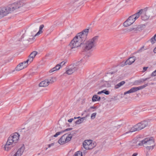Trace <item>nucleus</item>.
<instances>
[{"mask_svg":"<svg viewBox=\"0 0 156 156\" xmlns=\"http://www.w3.org/2000/svg\"><path fill=\"white\" fill-rule=\"evenodd\" d=\"M88 33L89 29H86L77 34L70 43L71 48L73 49L80 46L82 42L87 38Z\"/></svg>","mask_w":156,"mask_h":156,"instance_id":"f257e3e1","label":"nucleus"},{"mask_svg":"<svg viewBox=\"0 0 156 156\" xmlns=\"http://www.w3.org/2000/svg\"><path fill=\"white\" fill-rule=\"evenodd\" d=\"M20 138V134L15 132L11 134L8 137L7 141L4 145L5 151H9L18 143Z\"/></svg>","mask_w":156,"mask_h":156,"instance_id":"f03ea898","label":"nucleus"},{"mask_svg":"<svg viewBox=\"0 0 156 156\" xmlns=\"http://www.w3.org/2000/svg\"><path fill=\"white\" fill-rule=\"evenodd\" d=\"M98 37L95 36L87 40L84 44V50L85 51L92 50L97 45Z\"/></svg>","mask_w":156,"mask_h":156,"instance_id":"7ed1b4c3","label":"nucleus"},{"mask_svg":"<svg viewBox=\"0 0 156 156\" xmlns=\"http://www.w3.org/2000/svg\"><path fill=\"white\" fill-rule=\"evenodd\" d=\"M143 11V10L141 9L138 12L130 16L123 23V26L127 27L131 25L139 17Z\"/></svg>","mask_w":156,"mask_h":156,"instance_id":"20e7f679","label":"nucleus"},{"mask_svg":"<svg viewBox=\"0 0 156 156\" xmlns=\"http://www.w3.org/2000/svg\"><path fill=\"white\" fill-rule=\"evenodd\" d=\"M142 146L144 145L149 150H152L154 146V139L153 137H150L144 138L141 140Z\"/></svg>","mask_w":156,"mask_h":156,"instance_id":"39448f33","label":"nucleus"},{"mask_svg":"<svg viewBox=\"0 0 156 156\" xmlns=\"http://www.w3.org/2000/svg\"><path fill=\"white\" fill-rule=\"evenodd\" d=\"M148 124V122L147 121H142L131 127L129 131L132 132L141 130L147 126Z\"/></svg>","mask_w":156,"mask_h":156,"instance_id":"423d86ee","label":"nucleus"},{"mask_svg":"<svg viewBox=\"0 0 156 156\" xmlns=\"http://www.w3.org/2000/svg\"><path fill=\"white\" fill-rule=\"evenodd\" d=\"M72 138L71 134H64L58 140V143L61 145L65 144L70 141Z\"/></svg>","mask_w":156,"mask_h":156,"instance_id":"0eeeda50","label":"nucleus"},{"mask_svg":"<svg viewBox=\"0 0 156 156\" xmlns=\"http://www.w3.org/2000/svg\"><path fill=\"white\" fill-rule=\"evenodd\" d=\"M83 147L87 150L91 149L95 146L94 143L91 140H87L84 141L83 143Z\"/></svg>","mask_w":156,"mask_h":156,"instance_id":"6e6552de","label":"nucleus"},{"mask_svg":"<svg viewBox=\"0 0 156 156\" xmlns=\"http://www.w3.org/2000/svg\"><path fill=\"white\" fill-rule=\"evenodd\" d=\"M11 12V9L9 5L5 7L0 9V18H2Z\"/></svg>","mask_w":156,"mask_h":156,"instance_id":"1a4fd4ad","label":"nucleus"},{"mask_svg":"<svg viewBox=\"0 0 156 156\" xmlns=\"http://www.w3.org/2000/svg\"><path fill=\"white\" fill-rule=\"evenodd\" d=\"M54 82V79L53 78H51L41 81L39 83V86L40 87H46L48 86L50 83H52Z\"/></svg>","mask_w":156,"mask_h":156,"instance_id":"9d476101","label":"nucleus"},{"mask_svg":"<svg viewBox=\"0 0 156 156\" xmlns=\"http://www.w3.org/2000/svg\"><path fill=\"white\" fill-rule=\"evenodd\" d=\"M147 86V84L140 86L138 87H134L131 88L129 90L124 93V94L125 95L127 94H129L136 92L139 90H141Z\"/></svg>","mask_w":156,"mask_h":156,"instance_id":"9b49d317","label":"nucleus"},{"mask_svg":"<svg viewBox=\"0 0 156 156\" xmlns=\"http://www.w3.org/2000/svg\"><path fill=\"white\" fill-rule=\"evenodd\" d=\"M44 27V26L43 25H41L39 27V31L36 34H35V33L36 32V30H34L33 31L31 32V34L33 36V37L32 38V40H34L35 37L39 36L41 34L43 33L42 29Z\"/></svg>","mask_w":156,"mask_h":156,"instance_id":"f8f14e48","label":"nucleus"},{"mask_svg":"<svg viewBox=\"0 0 156 156\" xmlns=\"http://www.w3.org/2000/svg\"><path fill=\"white\" fill-rule=\"evenodd\" d=\"M37 52L35 51H33L31 53L28 57L27 59L25 61L28 65L30 64L33 62L34 59L37 54Z\"/></svg>","mask_w":156,"mask_h":156,"instance_id":"ddd939ff","label":"nucleus"},{"mask_svg":"<svg viewBox=\"0 0 156 156\" xmlns=\"http://www.w3.org/2000/svg\"><path fill=\"white\" fill-rule=\"evenodd\" d=\"M131 147L133 148H137L139 147L142 146L141 140L140 141L138 140H133L130 144Z\"/></svg>","mask_w":156,"mask_h":156,"instance_id":"4468645a","label":"nucleus"},{"mask_svg":"<svg viewBox=\"0 0 156 156\" xmlns=\"http://www.w3.org/2000/svg\"><path fill=\"white\" fill-rule=\"evenodd\" d=\"M9 7L11 9V12L18 9L20 7L19 2H15L11 5H9Z\"/></svg>","mask_w":156,"mask_h":156,"instance_id":"2eb2a0df","label":"nucleus"},{"mask_svg":"<svg viewBox=\"0 0 156 156\" xmlns=\"http://www.w3.org/2000/svg\"><path fill=\"white\" fill-rule=\"evenodd\" d=\"M62 64H63L64 65L65 64V62H62L59 64L57 65L55 67L52 68V69L50 70L49 71V73H51L54 72L55 71L59 70L61 67Z\"/></svg>","mask_w":156,"mask_h":156,"instance_id":"dca6fc26","label":"nucleus"},{"mask_svg":"<svg viewBox=\"0 0 156 156\" xmlns=\"http://www.w3.org/2000/svg\"><path fill=\"white\" fill-rule=\"evenodd\" d=\"M71 66V67L66 71L65 73L68 75H70L77 69V67L74 66L73 65Z\"/></svg>","mask_w":156,"mask_h":156,"instance_id":"f3484780","label":"nucleus"},{"mask_svg":"<svg viewBox=\"0 0 156 156\" xmlns=\"http://www.w3.org/2000/svg\"><path fill=\"white\" fill-rule=\"evenodd\" d=\"M85 62L86 60L84 58H83L78 62L76 64H74L73 65L78 68V67L82 66L83 65Z\"/></svg>","mask_w":156,"mask_h":156,"instance_id":"a211bd4d","label":"nucleus"},{"mask_svg":"<svg viewBox=\"0 0 156 156\" xmlns=\"http://www.w3.org/2000/svg\"><path fill=\"white\" fill-rule=\"evenodd\" d=\"M135 57H132L129 58L125 62L126 65H130L132 64L135 61Z\"/></svg>","mask_w":156,"mask_h":156,"instance_id":"6ab92c4d","label":"nucleus"},{"mask_svg":"<svg viewBox=\"0 0 156 156\" xmlns=\"http://www.w3.org/2000/svg\"><path fill=\"white\" fill-rule=\"evenodd\" d=\"M28 66V65L25 61L20 63V70L27 68Z\"/></svg>","mask_w":156,"mask_h":156,"instance_id":"aec40b11","label":"nucleus"},{"mask_svg":"<svg viewBox=\"0 0 156 156\" xmlns=\"http://www.w3.org/2000/svg\"><path fill=\"white\" fill-rule=\"evenodd\" d=\"M26 32V30H25L24 29L22 30L21 33H20V34H22V35L21 36V37L20 39V41H23L24 40V37L26 36L25 33Z\"/></svg>","mask_w":156,"mask_h":156,"instance_id":"412c9836","label":"nucleus"},{"mask_svg":"<svg viewBox=\"0 0 156 156\" xmlns=\"http://www.w3.org/2000/svg\"><path fill=\"white\" fill-rule=\"evenodd\" d=\"M100 100L101 97L96 94L94 95L92 98V101L93 102L100 101Z\"/></svg>","mask_w":156,"mask_h":156,"instance_id":"4be33fe9","label":"nucleus"},{"mask_svg":"<svg viewBox=\"0 0 156 156\" xmlns=\"http://www.w3.org/2000/svg\"><path fill=\"white\" fill-rule=\"evenodd\" d=\"M149 17V16L147 15L146 12L143 13L141 16V18L142 20H147Z\"/></svg>","mask_w":156,"mask_h":156,"instance_id":"5701e85b","label":"nucleus"},{"mask_svg":"<svg viewBox=\"0 0 156 156\" xmlns=\"http://www.w3.org/2000/svg\"><path fill=\"white\" fill-rule=\"evenodd\" d=\"M12 156H20V148L15 149L14 150L13 154Z\"/></svg>","mask_w":156,"mask_h":156,"instance_id":"b1692460","label":"nucleus"},{"mask_svg":"<svg viewBox=\"0 0 156 156\" xmlns=\"http://www.w3.org/2000/svg\"><path fill=\"white\" fill-rule=\"evenodd\" d=\"M125 82L124 81H122L117 84L115 86V88L116 89L118 88H119L120 87H121L123 85V84H124L125 83Z\"/></svg>","mask_w":156,"mask_h":156,"instance_id":"393cba45","label":"nucleus"},{"mask_svg":"<svg viewBox=\"0 0 156 156\" xmlns=\"http://www.w3.org/2000/svg\"><path fill=\"white\" fill-rule=\"evenodd\" d=\"M85 119L84 117L81 118H80L78 120H77L76 122V124H79L81 123H82L83 121H84V119Z\"/></svg>","mask_w":156,"mask_h":156,"instance_id":"a878e982","label":"nucleus"},{"mask_svg":"<svg viewBox=\"0 0 156 156\" xmlns=\"http://www.w3.org/2000/svg\"><path fill=\"white\" fill-rule=\"evenodd\" d=\"M156 41V34L150 40V41L152 44L154 43Z\"/></svg>","mask_w":156,"mask_h":156,"instance_id":"bb28decb","label":"nucleus"},{"mask_svg":"<svg viewBox=\"0 0 156 156\" xmlns=\"http://www.w3.org/2000/svg\"><path fill=\"white\" fill-rule=\"evenodd\" d=\"M25 150V147L24 144L21 145L20 147V155L22 154Z\"/></svg>","mask_w":156,"mask_h":156,"instance_id":"cd10ccee","label":"nucleus"},{"mask_svg":"<svg viewBox=\"0 0 156 156\" xmlns=\"http://www.w3.org/2000/svg\"><path fill=\"white\" fill-rule=\"evenodd\" d=\"M74 156H82V153L80 151H78L75 153Z\"/></svg>","mask_w":156,"mask_h":156,"instance_id":"c85d7f7f","label":"nucleus"},{"mask_svg":"<svg viewBox=\"0 0 156 156\" xmlns=\"http://www.w3.org/2000/svg\"><path fill=\"white\" fill-rule=\"evenodd\" d=\"M63 132H57L53 136L54 137H57L58 135L61 134Z\"/></svg>","mask_w":156,"mask_h":156,"instance_id":"c756f323","label":"nucleus"},{"mask_svg":"<svg viewBox=\"0 0 156 156\" xmlns=\"http://www.w3.org/2000/svg\"><path fill=\"white\" fill-rule=\"evenodd\" d=\"M96 115V113L95 112L92 114H91V119H94Z\"/></svg>","mask_w":156,"mask_h":156,"instance_id":"7c9ffc66","label":"nucleus"},{"mask_svg":"<svg viewBox=\"0 0 156 156\" xmlns=\"http://www.w3.org/2000/svg\"><path fill=\"white\" fill-rule=\"evenodd\" d=\"M106 90H102L101 91H99L97 93V94H100L102 93H104L105 94V91Z\"/></svg>","mask_w":156,"mask_h":156,"instance_id":"2f4dec72","label":"nucleus"},{"mask_svg":"<svg viewBox=\"0 0 156 156\" xmlns=\"http://www.w3.org/2000/svg\"><path fill=\"white\" fill-rule=\"evenodd\" d=\"M152 76H156V70L154 71L151 74Z\"/></svg>","mask_w":156,"mask_h":156,"instance_id":"473e14b6","label":"nucleus"},{"mask_svg":"<svg viewBox=\"0 0 156 156\" xmlns=\"http://www.w3.org/2000/svg\"><path fill=\"white\" fill-rule=\"evenodd\" d=\"M134 30H135V29L134 28H130L129 29H128L127 31H128V32H130V31Z\"/></svg>","mask_w":156,"mask_h":156,"instance_id":"72a5a7b5","label":"nucleus"},{"mask_svg":"<svg viewBox=\"0 0 156 156\" xmlns=\"http://www.w3.org/2000/svg\"><path fill=\"white\" fill-rule=\"evenodd\" d=\"M109 92L106 90L105 92V94L106 95H108L109 94Z\"/></svg>","mask_w":156,"mask_h":156,"instance_id":"f704fd0d","label":"nucleus"},{"mask_svg":"<svg viewBox=\"0 0 156 156\" xmlns=\"http://www.w3.org/2000/svg\"><path fill=\"white\" fill-rule=\"evenodd\" d=\"M54 145V143H51L50 144H48V148H49L51 146H53V145Z\"/></svg>","mask_w":156,"mask_h":156,"instance_id":"c9c22d12","label":"nucleus"},{"mask_svg":"<svg viewBox=\"0 0 156 156\" xmlns=\"http://www.w3.org/2000/svg\"><path fill=\"white\" fill-rule=\"evenodd\" d=\"M73 120V119H70L68 120V122H71Z\"/></svg>","mask_w":156,"mask_h":156,"instance_id":"e433bc0d","label":"nucleus"},{"mask_svg":"<svg viewBox=\"0 0 156 156\" xmlns=\"http://www.w3.org/2000/svg\"><path fill=\"white\" fill-rule=\"evenodd\" d=\"M138 154L137 153H134L133 155L132 156H136Z\"/></svg>","mask_w":156,"mask_h":156,"instance_id":"4c0bfd02","label":"nucleus"},{"mask_svg":"<svg viewBox=\"0 0 156 156\" xmlns=\"http://www.w3.org/2000/svg\"><path fill=\"white\" fill-rule=\"evenodd\" d=\"M71 130V128H68V129H65V131H68V130Z\"/></svg>","mask_w":156,"mask_h":156,"instance_id":"58836bf2","label":"nucleus"},{"mask_svg":"<svg viewBox=\"0 0 156 156\" xmlns=\"http://www.w3.org/2000/svg\"><path fill=\"white\" fill-rule=\"evenodd\" d=\"M79 0H72V2H73V3H75Z\"/></svg>","mask_w":156,"mask_h":156,"instance_id":"ea45409f","label":"nucleus"},{"mask_svg":"<svg viewBox=\"0 0 156 156\" xmlns=\"http://www.w3.org/2000/svg\"><path fill=\"white\" fill-rule=\"evenodd\" d=\"M147 67H144L143 68V69L145 71L147 69Z\"/></svg>","mask_w":156,"mask_h":156,"instance_id":"a19ab883","label":"nucleus"},{"mask_svg":"<svg viewBox=\"0 0 156 156\" xmlns=\"http://www.w3.org/2000/svg\"><path fill=\"white\" fill-rule=\"evenodd\" d=\"M154 51L155 53H156V47L154 49Z\"/></svg>","mask_w":156,"mask_h":156,"instance_id":"79ce46f5","label":"nucleus"},{"mask_svg":"<svg viewBox=\"0 0 156 156\" xmlns=\"http://www.w3.org/2000/svg\"><path fill=\"white\" fill-rule=\"evenodd\" d=\"M19 65H18V66H17V67L16 68V70H18V71H19V70L18 69H17V68L18 67H19Z\"/></svg>","mask_w":156,"mask_h":156,"instance_id":"37998d69","label":"nucleus"},{"mask_svg":"<svg viewBox=\"0 0 156 156\" xmlns=\"http://www.w3.org/2000/svg\"><path fill=\"white\" fill-rule=\"evenodd\" d=\"M80 118V117H74V119H79V118Z\"/></svg>","mask_w":156,"mask_h":156,"instance_id":"c03bdc74","label":"nucleus"},{"mask_svg":"<svg viewBox=\"0 0 156 156\" xmlns=\"http://www.w3.org/2000/svg\"><path fill=\"white\" fill-rule=\"evenodd\" d=\"M131 0H125V1L126 2H128L129 1H130Z\"/></svg>","mask_w":156,"mask_h":156,"instance_id":"a18cd8bd","label":"nucleus"},{"mask_svg":"<svg viewBox=\"0 0 156 156\" xmlns=\"http://www.w3.org/2000/svg\"><path fill=\"white\" fill-rule=\"evenodd\" d=\"M25 48L24 49H23V50L22 51H24V50H25Z\"/></svg>","mask_w":156,"mask_h":156,"instance_id":"49530a36","label":"nucleus"},{"mask_svg":"<svg viewBox=\"0 0 156 156\" xmlns=\"http://www.w3.org/2000/svg\"><path fill=\"white\" fill-rule=\"evenodd\" d=\"M70 36V34H69L67 37H69Z\"/></svg>","mask_w":156,"mask_h":156,"instance_id":"de8ad7c7","label":"nucleus"},{"mask_svg":"<svg viewBox=\"0 0 156 156\" xmlns=\"http://www.w3.org/2000/svg\"><path fill=\"white\" fill-rule=\"evenodd\" d=\"M91 108H94V107H91Z\"/></svg>","mask_w":156,"mask_h":156,"instance_id":"09e8293b","label":"nucleus"}]
</instances>
